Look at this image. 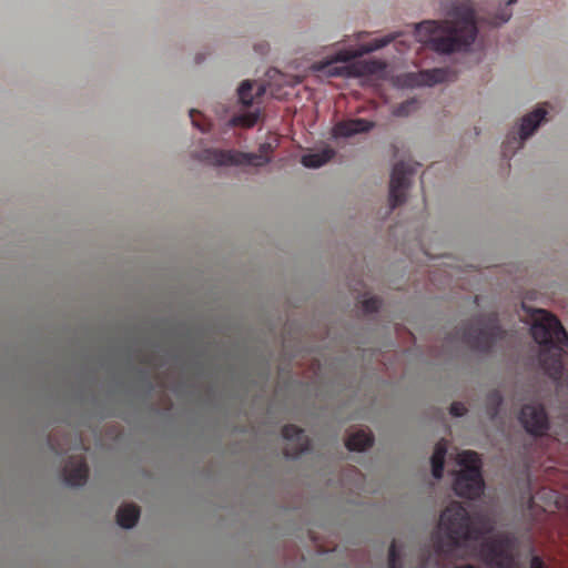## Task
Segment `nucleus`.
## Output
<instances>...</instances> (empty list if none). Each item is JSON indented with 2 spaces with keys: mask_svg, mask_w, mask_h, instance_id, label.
Listing matches in <instances>:
<instances>
[{
  "mask_svg": "<svg viewBox=\"0 0 568 568\" xmlns=\"http://www.w3.org/2000/svg\"><path fill=\"white\" fill-rule=\"evenodd\" d=\"M446 13L449 20H427L417 24V40L440 54L466 51L477 37L473 3L469 0H449Z\"/></svg>",
  "mask_w": 568,
  "mask_h": 568,
  "instance_id": "f257e3e1",
  "label": "nucleus"
},
{
  "mask_svg": "<svg viewBox=\"0 0 568 568\" xmlns=\"http://www.w3.org/2000/svg\"><path fill=\"white\" fill-rule=\"evenodd\" d=\"M531 325V335L541 346L538 361L544 374L555 382L562 377L561 352L568 346V334L560 321L545 310H536Z\"/></svg>",
  "mask_w": 568,
  "mask_h": 568,
  "instance_id": "f03ea898",
  "label": "nucleus"
},
{
  "mask_svg": "<svg viewBox=\"0 0 568 568\" xmlns=\"http://www.w3.org/2000/svg\"><path fill=\"white\" fill-rule=\"evenodd\" d=\"M463 343L473 351L489 353L506 338V331L500 326L498 315H480L460 326L457 331Z\"/></svg>",
  "mask_w": 568,
  "mask_h": 568,
  "instance_id": "7ed1b4c3",
  "label": "nucleus"
},
{
  "mask_svg": "<svg viewBox=\"0 0 568 568\" xmlns=\"http://www.w3.org/2000/svg\"><path fill=\"white\" fill-rule=\"evenodd\" d=\"M201 160L213 165H252L263 166L270 159L263 154L246 153L235 150L206 149L201 154Z\"/></svg>",
  "mask_w": 568,
  "mask_h": 568,
  "instance_id": "20e7f679",
  "label": "nucleus"
},
{
  "mask_svg": "<svg viewBox=\"0 0 568 568\" xmlns=\"http://www.w3.org/2000/svg\"><path fill=\"white\" fill-rule=\"evenodd\" d=\"M413 174L414 165L408 162L399 161L394 165L389 182V204L392 210L405 202L409 178Z\"/></svg>",
  "mask_w": 568,
  "mask_h": 568,
  "instance_id": "39448f33",
  "label": "nucleus"
},
{
  "mask_svg": "<svg viewBox=\"0 0 568 568\" xmlns=\"http://www.w3.org/2000/svg\"><path fill=\"white\" fill-rule=\"evenodd\" d=\"M546 114L547 111L545 109L538 108L524 116L519 129V138L515 135L513 138L508 136L507 141L503 144V155L508 158L514 149L521 148L523 142L529 138L546 119Z\"/></svg>",
  "mask_w": 568,
  "mask_h": 568,
  "instance_id": "423d86ee",
  "label": "nucleus"
},
{
  "mask_svg": "<svg viewBox=\"0 0 568 568\" xmlns=\"http://www.w3.org/2000/svg\"><path fill=\"white\" fill-rule=\"evenodd\" d=\"M375 122L366 119H348L335 123L332 129V136L335 139L351 138L359 133H366L374 129Z\"/></svg>",
  "mask_w": 568,
  "mask_h": 568,
  "instance_id": "0eeeda50",
  "label": "nucleus"
},
{
  "mask_svg": "<svg viewBox=\"0 0 568 568\" xmlns=\"http://www.w3.org/2000/svg\"><path fill=\"white\" fill-rule=\"evenodd\" d=\"M265 88L257 85L256 82L244 81L237 90L239 100L243 106H251L264 95Z\"/></svg>",
  "mask_w": 568,
  "mask_h": 568,
  "instance_id": "6e6552de",
  "label": "nucleus"
},
{
  "mask_svg": "<svg viewBox=\"0 0 568 568\" xmlns=\"http://www.w3.org/2000/svg\"><path fill=\"white\" fill-rule=\"evenodd\" d=\"M448 71L446 69L422 70L418 73L410 74L412 84L434 85L447 80Z\"/></svg>",
  "mask_w": 568,
  "mask_h": 568,
  "instance_id": "1a4fd4ad",
  "label": "nucleus"
},
{
  "mask_svg": "<svg viewBox=\"0 0 568 568\" xmlns=\"http://www.w3.org/2000/svg\"><path fill=\"white\" fill-rule=\"evenodd\" d=\"M335 154L336 152L333 148L326 146L318 152L303 155L301 162L306 168L317 169L329 162Z\"/></svg>",
  "mask_w": 568,
  "mask_h": 568,
  "instance_id": "9d476101",
  "label": "nucleus"
},
{
  "mask_svg": "<svg viewBox=\"0 0 568 568\" xmlns=\"http://www.w3.org/2000/svg\"><path fill=\"white\" fill-rule=\"evenodd\" d=\"M260 116V110L253 112L242 113L232 118L231 123L233 125H240L244 128H252L256 124Z\"/></svg>",
  "mask_w": 568,
  "mask_h": 568,
  "instance_id": "9b49d317",
  "label": "nucleus"
},
{
  "mask_svg": "<svg viewBox=\"0 0 568 568\" xmlns=\"http://www.w3.org/2000/svg\"><path fill=\"white\" fill-rule=\"evenodd\" d=\"M516 1L517 0H509L504 8H501L496 14L489 18L488 23L494 27H499L507 22L511 17V11L508 9V6L515 3Z\"/></svg>",
  "mask_w": 568,
  "mask_h": 568,
  "instance_id": "f8f14e48",
  "label": "nucleus"
},
{
  "mask_svg": "<svg viewBox=\"0 0 568 568\" xmlns=\"http://www.w3.org/2000/svg\"><path fill=\"white\" fill-rule=\"evenodd\" d=\"M381 303V300L376 296L364 298L362 301V310L367 314L375 313L378 311Z\"/></svg>",
  "mask_w": 568,
  "mask_h": 568,
  "instance_id": "ddd939ff",
  "label": "nucleus"
},
{
  "mask_svg": "<svg viewBox=\"0 0 568 568\" xmlns=\"http://www.w3.org/2000/svg\"><path fill=\"white\" fill-rule=\"evenodd\" d=\"M415 103H416L415 100H408V101L403 102L395 109L394 114L397 116L408 115L409 112L415 108Z\"/></svg>",
  "mask_w": 568,
  "mask_h": 568,
  "instance_id": "4468645a",
  "label": "nucleus"
},
{
  "mask_svg": "<svg viewBox=\"0 0 568 568\" xmlns=\"http://www.w3.org/2000/svg\"><path fill=\"white\" fill-rule=\"evenodd\" d=\"M195 114L201 115V113L197 112L196 110H191L190 111V118L192 119L193 125L196 126L202 132H209L210 128H211V124L209 122H206V121H203V122L197 121L195 119Z\"/></svg>",
  "mask_w": 568,
  "mask_h": 568,
  "instance_id": "2eb2a0df",
  "label": "nucleus"
},
{
  "mask_svg": "<svg viewBox=\"0 0 568 568\" xmlns=\"http://www.w3.org/2000/svg\"><path fill=\"white\" fill-rule=\"evenodd\" d=\"M392 40H393V37H384L382 39H378L375 41L374 49H381V48L387 45L388 43H390Z\"/></svg>",
  "mask_w": 568,
  "mask_h": 568,
  "instance_id": "dca6fc26",
  "label": "nucleus"
},
{
  "mask_svg": "<svg viewBox=\"0 0 568 568\" xmlns=\"http://www.w3.org/2000/svg\"><path fill=\"white\" fill-rule=\"evenodd\" d=\"M143 363L146 364L148 366H153L154 365L153 362H152L151 356H145L143 358Z\"/></svg>",
  "mask_w": 568,
  "mask_h": 568,
  "instance_id": "f3484780",
  "label": "nucleus"
}]
</instances>
